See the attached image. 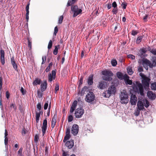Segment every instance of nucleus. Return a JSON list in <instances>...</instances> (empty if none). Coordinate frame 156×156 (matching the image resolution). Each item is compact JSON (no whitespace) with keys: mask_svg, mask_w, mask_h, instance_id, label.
<instances>
[{"mask_svg":"<svg viewBox=\"0 0 156 156\" xmlns=\"http://www.w3.org/2000/svg\"><path fill=\"white\" fill-rule=\"evenodd\" d=\"M107 86V83L105 81H101L98 82L97 87L101 90L105 89Z\"/></svg>","mask_w":156,"mask_h":156,"instance_id":"obj_9","label":"nucleus"},{"mask_svg":"<svg viewBox=\"0 0 156 156\" xmlns=\"http://www.w3.org/2000/svg\"><path fill=\"white\" fill-rule=\"evenodd\" d=\"M69 154L67 152H65L64 150H62V156H68Z\"/></svg>","mask_w":156,"mask_h":156,"instance_id":"obj_55","label":"nucleus"},{"mask_svg":"<svg viewBox=\"0 0 156 156\" xmlns=\"http://www.w3.org/2000/svg\"><path fill=\"white\" fill-rule=\"evenodd\" d=\"M144 67L146 69V70H147L148 69V66L150 65H146L144 64H142Z\"/></svg>","mask_w":156,"mask_h":156,"instance_id":"obj_60","label":"nucleus"},{"mask_svg":"<svg viewBox=\"0 0 156 156\" xmlns=\"http://www.w3.org/2000/svg\"><path fill=\"white\" fill-rule=\"evenodd\" d=\"M102 74L104 75L102 77L104 80L110 81L112 80V77L113 76V74L111 71L108 70L103 71Z\"/></svg>","mask_w":156,"mask_h":156,"instance_id":"obj_2","label":"nucleus"},{"mask_svg":"<svg viewBox=\"0 0 156 156\" xmlns=\"http://www.w3.org/2000/svg\"><path fill=\"white\" fill-rule=\"evenodd\" d=\"M79 131V126L76 124H73L71 129V133L74 136H76Z\"/></svg>","mask_w":156,"mask_h":156,"instance_id":"obj_11","label":"nucleus"},{"mask_svg":"<svg viewBox=\"0 0 156 156\" xmlns=\"http://www.w3.org/2000/svg\"><path fill=\"white\" fill-rule=\"evenodd\" d=\"M52 41H51V40H50L49 41V43L48 44V49H51L52 47Z\"/></svg>","mask_w":156,"mask_h":156,"instance_id":"obj_41","label":"nucleus"},{"mask_svg":"<svg viewBox=\"0 0 156 156\" xmlns=\"http://www.w3.org/2000/svg\"><path fill=\"white\" fill-rule=\"evenodd\" d=\"M116 88L114 85L109 87L108 90L103 93L104 97L109 98L111 94H115L116 91Z\"/></svg>","mask_w":156,"mask_h":156,"instance_id":"obj_3","label":"nucleus"},{"mask_svg":"<svg viewBox=\"0 0 156 156\" xmlns=\"http://www.w3.org/2000/svg\"><path fill=\"white\" fill-rule=\"evenodd\" d=\"M137 34V31L133 30L132 31V34L133 36H135Z\"/></svg>","mask_w":156,"mask_h":156,"instance_id":"obj_56","label":"nucleus"},{"mask_svg":"<svg viewBox=\"0 0 156 156\" xmlns=\"http://www.w3.org/2000/svg\"><path fill=\"white\" fill-rule=\"evenodd\" d=\"M63 20V16H61L59 18L58 20V23L59 24H61Z\"/></svg>","mask_w":156,"mask_h":156,"instance_id":"obj_51","label":"nucleus"},{"mask_svg":"<svg viewBox=\"0 0 156 156\" xmlns=\"http://www.w3.org/2000/svg\"><path fill=\"white\" fill-rule=\"evenodd\" d=\"M133 88L135 92L142 96H144V89L142 84L138 81L133 83Z\"/></svg>","mask_w":156,"mask_h":156,"instance_id":"obj_1","label":"nucleus"},{"mask_svg":"<svg viewBox=\"0 0 156 156\" xmlns=\"http://www.w3.org/2000/svg\"><path fill=\"white\" fill-rule=\"evenodd\" d=\"M118 9L117 8H114V9L112 10V12L114 14H116L118 12Z\"/></svg>","mask_w":156,"mask_h":156,"instance_id":"obj_48","label":"nucleus"},{"mask_svg":"<svg viewBox=\"0 0 156 156\" xmlns=\"http://www.w3.org/2000/svg\"><path fill=\"white\" fill-rule=\"evenodd\" d=\"M88 89V88L86 86L82 88L81 92V96L83 95L85 93V92H87Z\"/></svg>","mask_w":156,"mask_h":156,"instance_id":"obj_26","label":"nucleus"},{"mask_svg":"<svg viewBox=\"0 0 156 156\" xmlns=\"http://www.w3.org/2000/svg\"><path fill=\"white\" fill-rule=\"evenodd\" d=\"M71 10L73 13V16L75 17L78 15L81 14L82 10L81 9H78L77 5L72 6L71 8Z\"/></svg>","mask_w":156,"mask_h":156,"instance_id":"obj_6","label":"nucleus"},{"mask_svg":"<svg viewBox=\"0 0 156 156\" xmlns=\"http://www.w3.org/2000/svg\"><path fill=\"white\" fill-rule=\"evenodd\" d=\"M74 141L73 140L67 141L66 144V146L69 148H72L74 145Z\"/></svg>","mask_w":156,"mask_h":156,"instance_id":"obj_18","label":"nucleus"},{"mask_svg":"<svg viewBox=\"0 0 156 156\" xmlns=\"http://www.w3.org/2000/svg\"><path fill=\"white\" fill-rule=\"evenodd\" d=\"M2 80L1 77H0V91H1L2 88Z\"/></svg>","mask_w":156,"mask_h":156,"instance_id":"obj_52","label":"nucleus"},{"mask_svg":"<svg viewBox=\"0 0 156 156\" xmlns=\"http://www.w3.org/2000/svg\"><path fill=\"white\" fill-rule=\"evenodd\" d=\"M37 108L38 109L39 112L41 111V105L40 103H38L37 105Z\"/></svg>","mask_w":156,"mask_h":156,"instance_id":"obj_47","label":"nucleus"},{"mask_svg":"<svg viewBox=\"0 0 156 156\" xmlns=\"http://www.w3.org/2000/svg\"><path fill=\"white\" fill-rule=\"evenodd\" d=\"M77 102L75 100L74 101L71 106L70 110V113H73L74 111L77 106Z\"/></svg>","mask_w":156,"mask_h":156,"instance_id":"obj_17","label":"nucleus"},{"mask_svg":"<svg viewBox=\"0 0 156 156\" xmlns=\"http://www.w3.org/2000/svg\"><path fill=\"white\" fill-rule=\"evenodd\" d=\"M22 151H23V148L21 147L19 149V151H18V154L20 156H22Z\"/></svg>","mask_w":156,"mask_h":156,"instance_id":"obj_39","label":"nucleus"},{"mask_svg":"<svg viewBox=\"0 0 156 156\" xmlns=\"http://www.w3.org/2000/svg\"><path fill=\"white\" fill-rule=\"evenodd\" d=\"M59 89V85L58 83H56L55 88V93H56L57 91Z\"/></svg>","mask_w":156,"mask_h":156,"instance_id":"obj_44","label":"nucleus"},{"mask_svg":"<svg viewBox=\"0 0 156 156\" xmlns=\"http://www.w3.org/2000/svg\"><path fill=\"white\" fill-rule=\"evenodd\" d=\"M142 37H143L142 36L138 37L136 39V43L137 44L140 43L142 39Z\"/></svg>","mask_w":156,"mask_h":156,"instance_id":"obj_34","label":"nucleus"},{"mask_svg":"<svg viewBox=\"0 0 156 156\" xmlns=\"http://www.w3.org/2000/svg\"><path fill=\"white\" fill-rule=\"evenodd\" d=\"M5 146L7 147L8 142V138H5Z\"/></svg>","mask_w":156,"mask_h":156,"instance_id":"obj_57","label":"nucleus"},{"mask_svg":"<svg viewBox=\"0 0 156 156\" xmlns=\"http://www.w3.org/2000/svg\"><path fill=\"white\" fill-rule=\"evenodd\" d=\"M137 101V98L136 96L133 94L131 96L130 102L131 105H135Z\"/></svg>","mask_w":156,"mask_h":156,"instance_id":"obj_14","label":"nucleus"},{"mask_svg":"<svg viewBox=\"0 0 156 156\" xmlns=\"http://www.w3.org/2000/svg\"><path fill=\"white\" fill-rule=\"evenodd\" d=\"M83 78L82 77H81L80 79V80L79 81V84L80 85L81 84H82L83 83Z\"/></svg>","mask_w":156,"mask_h":156,"instance_id":"obj_58","label":"nucleus"},{"mask_svg":"<svg viewBox=\"0 0 156 156\" xmlns=\"http://www.w3.org/2000/svg\"><path fill=\"white\" fill-rule=\"evenodd\" d=\"M70 137V135H66L64 137L63 140V141L64 142H65L66 141L68 140Z\"/></svg>","mask_w":156,"mask_h":156,"instance_id":"obj_33","label":"nucleus"},{"mask_svg":"<svg viewBox=\"0 0 156 156\" xmlns=\"http://www.w3.org/2000/svg\"><path fill=\"white\" fill-rule=\"evenodd\" d=\"M59 48V45L55 46V48L53 51V53L55 55H56L57 54L58 49Z\"/></svg>","mask_w":156,"mask_h":156,"instance_id":"obj_29","label":"nucleus"},{"mask_svg":"<svg viewBox=\"0 0 156 156\" xmlns=\"http://www.w3.org/2000/svg\"><path fill=\"white\" fill-rule=\"evenodd\" d=\"M41 80L38 79H36L33 82V84L34 85H37L40 84L41 83Z\"/></svg>","mask_w":156,"mask_h":156,"instance_id":"obj_27","label":"nucleus"},{"mask_svg":"<svg viewBox=\"0 0 156 156\" xmlns=\"http://www.w3.org/2000/svg\"><path fill=\"white\" fill-rule=\"evenodd\" d=\"M87 83L89 85H91L93 83V75L90 76L87 80Z\"/></svg>","mask_w":156,"mask_h":156,"instance_id":"obj_22","label":"nucleus"},{"mask_svg":"<svg viewBox=\"0 0 156 156\" xmlns=\"http://www.w3.org/2000/svg\"><path fill=\"white\" fill-rule=\"evenodd\" d=\"M127 57L129 58H130L131 59L133 60L135 58V56L133 55L130 54L129 55H127Z\"/></svg>","mask_w":156,"mask_h":156,"instance_id":"obj_46","label":"nucleus"},{"mask_svg":"<svg viewBox=\"0 0 156 156\" xmlns=\"http://www.w3.org/2000/svg\"><path fill=\"white\" fill-rule=\"evenodd\" d=\"M47 81L45 80L41 85V89L42 92L44 91L46 89L47 87Z\"/></svg>","mask_w":156,"mask_h":156,"instance_id":"obj_20","label":"nucleus"},{"mask_svg":"<svg viewBox=\"0 0 156 156\" xmlns=\"http://www.w3.org/2000/svg\"><path fill=\"white\" fill-rule=\"evenodd\" d=\"M142 64H144L150 65L151 64L150 61L146 59H144L143 60Z\"/></svg>","mask_w":156,"mask_h":156,"instance_id":"obj_28","label":"nucleus"},{"mask_svg":"<svg viewBox=\"0 0 156 156\" xmlns=\"http://www.w3.org/2000/svg\"><path fill=\"white\" fill-rule=\"evenodd\" d=\"M47 118H46L43 121V126L41 127L42 131V132L43 135H44V134L46 132L47 128Z\"/></svg>","mask_w":156,"mask_h":156,"instance_id":"obj_12","label":"nucleus"},{"mask_svg":"<svg viewBox=\"0 0 156 156\" xmlns=\"http://www.w3.org/2000/svg\"><path fill=\"white\" fill-rule=\"evenodd\" d=\"M11 64L15 70L17 71V66L15 63L14 58L13 57L11 58Z\"/></svg>","mask_w":156,"mask_h":156,"instance_id":"obj_21","label":"nucleus"},{"mask_svg":"<svg viewBox=\"0 0 156 156\" xmlns=\"http://www.w3.org/2000/svg\"><path fill=\"white\" fill-rule=\"evenodd\" d=\"M20 91L22 93L23 95L25 94H26L25 92L24 91L23 88V87H21L20 89Z\"/></svg>","mask_w":156,"mask_h":156,"instance_id":"obj_59","label":"nucleus"},{"mask_svg":"<svg viewBox=\"0 0 156 156\" xmlns=\"http://www.w3.org/2000/svg\"><path fill=\"white\" fill-rule=\"evenodd\" d=\"M137 106L138 108L141 110H142L144 108L143 102L141 101H138L137 103Z\"/></svg>","mask_w":156,"mask_h":156,"instance_id":"obj_24","label":"nucleus"},{"mask_svg":"<svg viewBox=\"0 0 156 156\" xmlns=\"http://www.w3.org/2000/svg\"><path fill=\"white\" fill-rule=\"evenodd\" d=\"M148 97L150 99L154 100L155 98V95L152 91H148L147 93Z\"/></svg>","mask_w":156,"mask_h":156,"instance_id":"obj_19","label":"nucleus"},{"mask_svg":"<svg viewBox=\"0 0 156 156\" xmlns=\"http://www.w3.org/2000/svg\"><path fill=\"white\" fill-rule=\"evenodd\" d=\"M112 7L114 8H116L117 6V4L115 2H113L112 4Z\"/></svg>","mask_w":156,"mask_h":156,"instance_id":"obj_54","label":"nucleus"},{"mask_svg":"<svg viewBox=\"0 0 156 156\" xmlns=\"http://www.w3.org/2000/svg\"><path fill=\"white\" fill-rule=\"evenodd\" d=\"M10 94L8 91H7L6 92V97L7 99H8L9 98Z\"/></svg>","mask_w":156,"mask_h":156,"instance_id":"obj_62","label":"nucleus"},{"mask_svg":"<svg viewBox=\"0 0 156 156\" xmlns=\"http://www.w3.org/2000/svg\"><path fill=\"white\" fill-rule=\"evenodd\" d=\"M58 31V27L57 26H56L55 27V29H54V34L56 35V34L57 33Z\"/></svg>","mask_w":156,"mask_h":156,"instance_id":"obj_53","label":"nucleus"},{"mask_svg":"<svg viewBox=\"0 0 156 156\" xmlns=\"http://www.w3.org/2000/svg\"><path fill=\"white\" fill-rule=\"evenodd\" d=\"M128 73L129 75H131L133 73V72L132 68L130 67H128L127 69Z\"/></svg>","mask_w":156,"mask_h":156,"instance_id":"obj_32","label":"nucleus"},{"mask_svg":"<svg viewBox=\"0 0 156 156\" xmlns=\"http://www.w3.org/2000/svg\"><path fill=\"white\" fill-rule=\"evenodd\" d=\"M121 5L122 6V8L125 9H126V8L127 4H126L125 3H122Z\"/></svg>","mask_w":156,"mask_h":156,"instance_id":"obj_61","label":"nucleus"},{"mask_svg":"<svg viewBox=\"0 0 156 156\" xmlns=\"http://www.w3.org/2000/svg\"><path fill=\"white\" fill-rule=\"evenodd\" d=\"M46 57L45 56H43L42 57V62L41 63V64L43 65L45 63L46 60Z\"/></svg>","mask_w":156,"mask_h":156,"instance_id":"obj_49","label":"nucleus"},{"mask_svg":"<svg viewBox=\"0 0 156 156\" xmlns=\"http://www.w3.org/2000/svg\"><path fill=\"white\" fill-rule=\"evenodd\" d=\"M95 97V95L93 92H89L86 95L85 100L87 102L90 103L94 101Z\"/></svg>","mask_w":156,"mask_h":156,"instance_id":"obj_7","label":"nucleus"},{"mask_svg":"<svg viewBox=\"0 0 156 156\" xmlns=\"http://www.w3.org/2000/svg\"><path fill=\"white\" fill-rule=\"evenodd\" d=\"M48 101H46L44 105V110H46L47 109L48 106Z\"/></svg>","mask_w":156,"mask_h":156,"instance_id":"obj_42","label":"nucleus"},{"mask_svg":"<svg viewBox=\"0 0 156 156\" xmlns=\"http://www.w3.org/2000/svg\"><path fill=\"white\" fill-rule=\"evenodd\" d=\"M57 118V115H55L52 119L51 120V123H55L56 124V119Z\"/></svg>","mask_w":156,"mask_h":156,"instance_id":"obj_31","label":"nucleus"},{"mask_svg":"<svg viewBox=\"0 0 156 156\" xmlns=\"http://www.w3.org/2000/svg\"><path fill=\"white\" fill-rule=\"evenodd\" d=\"M41 113H43L42 111H40L38 112H36V120L37 123H38L39 122Z\"/></svg>","mask_w":156,"mask_h":156,"instance_id":"obj_23","label":"nucleus"},{"mask_svg":"<svg viewBox=\"0 0 156 156\" xmlns=\"http://www.w3.org/2000/svg\"><path fill=\"white\" fill-rule=\"evenodd\" d=\"M119 98L121 103L126 104L128 103L129 101L128 94L126 91L123 90L121 92Z\"/></svg>","mask_w":156,"mask_h":156,"instance_id":"obj_4","label":"nucleus"},{"mask_svg":"<svg viewBox=\"0 0 156 156\" xmlns=\"http://www.w3.org/2000/svg\"><path fill=\"white\" fill-rule=\"evenodd\" d=\"M4 54V51L1 50L0 51V60L1 62L2 65H4L5 63Z\"/></svg>","mask_w":156,"mask_h":156,"instance_id":"obj_16","label":"nucleus"},{"mask_svg":"<svg viewBox=\"0 0 156 156\" xmlns=\"http://www.w3.org/2000/svg\"><path fill=\"white\" fill-rule=\"evenodd\" d=\"M75 1L76 0H69L68 2L67 6H70L72 4H74Z\"/></svg>","mask_w":156,"mask_h":156,"instance_id":"obj_30","label":"nucleus"},{"mask_svg":"<svg viewBox=\"0 0 156 156\" xmlns=\"http://www.w3.org/2000/svg\"><path fill=\"white\" fill-rule=\"evenodd\" d=\"M149 51L153 54L156 55V49H151V48H150V49H149Z\"/></svg>","mask_w":156,"mask_h":156,"instance_id":"obj_38","label":"nucleus"},{"mask_svg":"<svg viewBox=\"0 0 156 156\" xmlns=\"http://www.w3.org/2000/svg\"><path fill=\"white\" fill-rule=\"evenodd\" d=\"M111 63L113 66H115L117 64V62L116 60L113 59Z\"/></svg>","mask_w":156,"mask_h":156,"instance_id":"obj_36","label":"nucleus"},{"mask_svg":"<svg viewBox=\"0 0 156 156\" xmlns=\"http://www.w3.org/2000/svg\"><path fill=\"white\" fill-rule=\"evenodd\" d=\"M73 119V117L72 115H69L68 117V122H71Z\"/></svg>","mask_w":156,"mask_h":156,"instance_id":"obj_45","label":"nucleus"},{"mask_svg":"<svg viewBox=\"0 0 156 156\" xmlns=\"http://www.w3.org/2000/svg\"><path fill=\"white\" fill-rule=\"evenodd\" d=\"M151 88L152 90H156V83H152L151 85Z\"/></svg>","mask_w":156,"mask_h":156,"instance_id":"obj_35","label":"nucleus"},{"mask_svg":"<svg viewBox=\"0 0 156 156\" xmlns=\"http://www.w3.org/2000/svg\"><path fill=\"white\" fill-rule=\"evenodd\" d=\"M144 104L145 105V106L146 108H148L149 107V103L148 101L147 100H145L144 101Z\"/></svg>","mask_w":156,"mask_h":156,"instance_id":"obj_40","label":"nucleus"},{"mask_svg":"<svg viewBox=\"0 0 156 156\" xmlns=\"http://www.w3.org/2000/svg\"><path fill=\"white\" fill-rule=\"evenodd\" d=\"M84 110L81 108H78L76 109L75 115L76 118H80L84 113Z\"/></svg>","mask_w":156,"mask_h":156,"instance_id":"obj_8","label":"nucleus"},{"mask_svg":"<svg viewBox=\"0 0 156 156\" xmlns=\"http://www.w3.org/2000/svg\"><path fill=\"white\" fill-rule=\"evenodd\" d=\"M124 80L126 85H132V81L129 79V76L125 74L124 75Z\"/></svg>","mask_w":156,"mask_h":156,"instance_id":"obj_13","label":"nucleus"},{"mask_svg":"<svg viewBox=\"0 0 156 156\" xmlns=\"http://www.w3.org/2000/svg\"><path fill=\"white\" fill-rule=\"evenodd\" d=\"M56 72L55 70L51 71V74L50 73L48 75V81L50 82L52 81V78L55 79V77Z\"/></svg>","mask_w":156,"mask_h":156,"instance_id":"obj_15","label":"nucleus"},{"mask_svg":"<svg viewBox=\"0 0 156 156\" xmlns=\"http://www.w3.org/2000/svg\"><path fill=\"white\" fill-rule=\"evenodd\" d=\"M140 75L142 79V83L144 87H148L149 85L150 79L142 73H140Z\"/></svg>","mask_w":156,"mask_h":156,"instance_id":"obj_5","label":"nucleus"},{"mask_svg":"<svg viewBox=\"0 0 156 156\" xmlns=\"http://www.w3.org/2000/svg\"><path fill=\"white\" fill-rule=\"evenodd\" d=\"M147 51V49L146 48H143L139 51L137 55L141 58H144L147 55L146 54Z\"/></svg>","mask_w":156,"mask_h":156,"instance_id":"obj_10","label":"nucleus"},{"mask_svg":"<svg viewBox=\"0 0 156 156\" xmlns=\"http://www.w3.org/2000/svg\"><path fill=\"white\" fill-rule=\"evenodd\" d=\"M22 133L23 135H24L26 133V129L25 128L23 129L22 131Z\"/></svg>","mask_w":156,"mask_h":156,"instance_id":"obj_64","label":"nucleus"},{"mask_svg":"<svg viewBox=\"0 0 156 156\" xmlns=\"http://www.w3.org/2000/svg\"><path fill=\"white\" fill-rule=\"evenodd\" d=\"M39 140V136L38 134H36L34 138V141L36 143H37Z\"/></svg>","mask_w":156,"mask_h":156,"instance_id":"obj_37","label":"nucleus"},{"mask_svg":"<svg viewBox=\"0 0 156 156\" xmlns=\"http://www.w3.org/2000/svg\"><path fill=\"white\" fill-rule=\"evenodd\" d=\"M116 76L117 77L121 80L124 79V75H123L121 72H117L116 73Z\"/></svg>","mask_w":156,"mask_h":156,"instance_id":"obj_25","label":"nucleus"},{"mask_svg":"<svg viewBox=\"0 0 156 156\" xmlns=\"http://www.w3.org/2000/svg\"><path fill=\"white\" fill-rule=\"evenodd\" d=\"M70 128L69 127L68 128H67L66 131V135H70Z\"/></svg>","mask_w":156,"mask_h":156,"instance_id":"obj_50","label":"nucleus"},{"mask_svg":"<svg viewBox=\"0 0 156 156\" xmlns=\"http://www.w3.org/2000/svg\"><path fill=\"white\" fill-rule=\"evenodd\" d=\"M140 110H140L138 108V109H136V110L134 112L135 115L136 116H138L140 114Z\"/></svg>","mask_w":156,"mask_h":156,"instance_id":"obj_43","label":"nucleus"},{"mask_svg":"<svg viewBox=\"0 0 156 156\" xmlns=\"http://www.w3.org/2000/svg\"><path fill=\"white\" fill-rule=\"evenodd\" d=\"M153 63L155 64L156 65V57H154L153 58Z\"/></svg>","mask_w":156,"mask_h":156,"instance_id":"obj_63","label":"nucleus"}]
</instances>
